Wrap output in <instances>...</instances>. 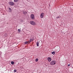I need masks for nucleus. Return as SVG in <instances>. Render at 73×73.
I'll return each mask as SVG.
<instances>
[{
  "label": "nucleus",
  "mask_w": 73,
  "mask_h": 73,
  "mask_svg": "<svg viewBox=\"0 0 73 73\" xmlns=\"http://www.w3.org/2000/svg\"><path fill=\"white\" fill-rule=\"evenodd\" d=\"M31 19L33 20V19H35V15H34L32 14L31 15Z\"/></svg>",
  "instance_id": "0eeeda50"
},
{
  "label": "nucleus",
  "mask_w": 73,
  "mask_h": 73,
  "mask_svg": "<svg viewBox=\"0 0 73 73\" xmlns=\"http://www.w3.org/2000/svg\"><path fill=\"white\" fill-rule=\"evenodd\" d=\"M14 63L15 62H14L13 61H12L11 62V64H12V65H13Z\"/></svg>",
  "instance_id": "f8f14e48"
},
{
  "label": "nucleus",
  "mask_w": 73,
  "mask_h": 73,
  "mask_svg": "<svg viewBox=\"0 0 73 73\" xmlns=\"http://www.w3.org/2000/svg\"><path fill=\"white\" fill-rule=\"evenodd\" d=\"M24 14H26L27 13V12H25L24 13H23Z\"/></svg>",
  "instance_id": "dca6fc26"
},
{
  "label": "nucleus",
  "mask_w": 73,
  "mask_h": 73,
  "mask_svg": "<svg viewBox=\"0 0 73 73\" xmlns=\"http://www.w3.org/2000/svg\"><path fill=\"white\" fill-rule=\"evenodd\" d=\"M52 54H55V52H52Z\"/></svg>",
  "instance_id": "ddd939ff"
},
{
  "label": "nucleus",
  "mask_w": 73,
  "mask_h": 73,
  "mask_svg": "<svg viewBox=\"0 0 73 73\" xmlns=\"http://www.w3.org/2000/svg\"><path fill=\"white\" fill-rule=\"evenodd\" d=\"M33 41V40L31 39L29 41H26L25 42V44H29V43H30V42H31V41Z\"/></svg>",
  "instance_id": "39448f33"
},
{
  "label": "nucleus",
  "mask_w": 73,
  "mask_h": 73,
  "mask_svg": "<svg viewBox=\"0 0 73 73\" xmlns=\"http://www.w3.org/2000/svg\"><path fill=\"white\" fill-rule=\"evenodd\" d=\"M9 5H10L11 6H12V5H14V3H13V2L12 1L9 2Z\"/></svg>",
  "instance_id": "423d86ee"
},
{
  "label": "nucleus",
  "mask_w": 73,
  "mask_h": 73,
  "mask_svg": "<svg viewBox=\"0 0 73 73\" xmlns=\"http://www.w3.org/2000/svg\"><path fill=\"white\" fill-rule=\"evenodd\" d=\"M18 31H19V32H20V31H21V30L19 29H18Z\"/></svg>",
  "instance_id": "4468645a"
},
{
  "label": "nucleus",
  "mask_w": 73,
  "mask_h": 73,
  "mask_svg": "<svg viewBox=\"0 0 73 73\" xmlns=\"http://www.w3.org/2000/svg\"><path fill=\"white\" fill-rule=\"evenodd\" d=\"M45 15V14H44V13H41L40 15V17L41 18V19H42L43 17H44V16Z\"/></svg>",
  "instance_id": "20e7f679"
},
{
  "label": "nucleus",
  "mask_w": 73,
  "mask_h": 73,
  "mask_svg": "<svg viewBox=\"0 0 73 73\" xmlns=\"http://www.w3.org/2000/svg\"><path fill=\"white\" fill-rule=\"evenodd\" d=\"M47 60L48 62H50L52 60V58L50 57H49L48 58Z\"/></svg>",
  "instance_id": "6e6552de"
},
{
  "label": "nucleus",
  "mask_w": 73,
  "mask_h": 73,
  "mask_svg": "<svg viewBox=\"0 0 73 73\" xmlns=\"http://www.w3.org/2000/svg\"><path fill=\"white\" fill-rule=\"evenodd\" d=\"M38 58H36L35 59V61L36 62H37L38 61Z\"/></svg>",
  "instance_id": "9b49d317"
},
{
  "label": "nucleus",
  "mask_w": 73,
  "mask_h": 73,
  "mask_svg": "<svg viewBox=\"0 0 73 73\" xmlns=\"http://www.w3.org/2000/svg\"><path fill=\"white\" fill-rule=\"evenodd\" d=\"M56 64V61L55 60H53L50 63V64L51 65H54Z\"/></svg>",
  "instance_id": "f03ea898"
},
{
  "label": "nucleus",
  "mask_w": 73,
  "mask_h": 73,
  "mask_svg": "<svg viewBox=\"0 0 73 73\" xmlns=\"http://www.w3.org/2000/svg\"><path fill=\"white\" fill-rule=\"evenodd\" d=\"M39 45V42H37V43H36V45L37 46H38Z\"/></svg>",
  "instance_id": "9d476101"
},
{
  "label": "nucleus",
  "mask_w": 73,
  "mask_h": 73,
  "mask_svg": "<svg viewBox=\"0 0 73 73\" xmlns=\"http://www.w3.org/2000/svg\"><path fill=\"white\" fill-rule=\"evenodd\" d=\"M60 50V48L59 46H57L54 48V50L55 51H57V52H59Z\"/></svg>",
  "instance_id": "f257e3e1"
},
{
  "label": "nucleus",
  "mask_w": 73,
  "mask_h": 73,
  "mask_svg": "<svg viewBox=\"0 0 73 73\" xmlns=\"http://www.w3.org/2000/svg\"><path fill=\"white\" fill-rule=\"evenodd\" d=\"M30 24H31V25H35L36 24V23L33 21H31L30 22Z\"/></svg>",
  "instance_id": "7ed1b4c3"
},
{
  "label": "nucleus",
  "mask_w": 73,
  "mask_h": 73,
  "mask_svg": "<svg viewBox=\"0 0 73 73\" xmlns=\"http://www.w3.org/2000/svg\"><path fill=\"white\" fill-rule=\"evenodd\" d=\"M70 64H68V66H70Z\"/></svg>",
  "instance_id": "a211bd4d"
},
{
  "label": "nucleus",
  "mask_w": 73,
  "mask_h": 73,
  "mask_svg": "<svg viewBox=\"0 0 73 73\" xmlns=\"http://www.w3.org/2000/svg\"><path fill=\"white\" fill-rule=\"evenodd\" d=\"M8 10L9 12H10V13H11V12H12V9H11V8H8Z\"/></svg>",
  "instance_id": "1a4fd4ad"
},
{
  "label": "nucleus",
  "mask_w": 73,
  "mask_h": 73,
  "mask_svg": "<svg viewBox=\"0 0 73 73\" xmlns=\"http://www.w3.org/2000/svg\"><path fill=\"white\" fill-rule=\"evenodd\" d=\"M14 72H16L17 71L15 69L14 70Z\"/></svg>",
  "instance_id": "2eb2a0df"
},
{
  "label": "nucleus",
  "mask_w": 73,
  "mask_h": 73,
  "mask_svg": "<svg viewBox=\"0 0 73 73\" xmlns=\"http://www.w3.org/2000/svg\"><path fill=\"white\" fill-rule=\"evenodd\" d=\"M14 2H17V0H14Z\"/></svg>",
  "instance_id": "f3484780"
}]
</instances>
